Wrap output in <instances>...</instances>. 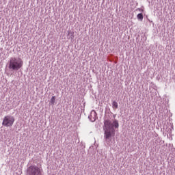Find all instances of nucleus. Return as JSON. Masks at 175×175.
Instances as JSON below:
<instances>
[{"label": "nucleus", "instance_id": "nucleus-1", "mask_svg": "<svg viewBox=\"0 0 175 175\" xmlns=\"http://www.w3.org/2000/svg\"><path fill=\"white\" fill-rule=\"evenodd\" d=\"M118 126H120V124L118 120H115L112 123L109 120H105L103 129L105 131L104 137L106 140H110V137L116 135L114 128H118Z\"/></svg>", "mask_w": 175, "mask_h": 175}, {"label": "nucleus", "instance_id": "nucleus-2", "mask_svg": "<svg viewBox=\"0 0 175 175\" xmlns=\"http://www.w3.org/2000/svg\"><path fill=\"white\" fill-rule=\"evenodd\" d=\"M23 64L24 63L21 59L12 57L10 60L8 68L9 69H12V70H18V69L23 68Z\"/></svg>", "mask_w": 175, "mask_h": 175}, {"label": "nucleus", "instance_id": "nucleus-3", "mask_svg": "<svg viewBox=\"0 0 175 175\" xmlns=\"http://www.w3.org/2000/svg\"><path fill=\"white\" fill-rule=\"evenodd\" d=\"M14 124V117L12 116H6L3 119L2 125L3 126H6L9 128L10 126H13Z\"/></svg>", "mask_w": 175, "mask_h": 175}, {"label": "nucleus", "instance_id": "nucleus-4", "mask_svg": "<svg viewBox=\"0 0 175 175\" xmlns=\"http://www.w3.org/2000/svg\"><path fill=\"white\" fill-rule=\"evenodd\" d=\"M27 173L29 175H42V170L36 165H31L27 169Z\"/></svg>", "mask_w": 175, "mask_h": 175}, {"label": "nucleus", "instance_id": "nucleus-5", "mask_svg": "<svg viewBox=\"0 0 175 175\" xmlns=\"http://www.w3.org/2000/svg\"><path fill=\"white\" fill-rule=\"evenodd\" d=\"M113 109H118V103L116 101L112 103Z\"/></svg>", "mask_w": 175, "mask_h": 175}, {"label": "nucleus", "instance_id": "nucleus-6", "mask_svg": "<svg viewBox=\"0 0 175 175\" xmlns=\"http://www.w3.org/2000/svg\"><path fill=\"white\" fill-rule=\"evenodd\" d=\"M137 18L138 20H140L141 21H143V14L139 13L137 15Z\"/></svg>", "mask_w": 175, "mask_h": 175}, {"label": "nucleus", "instance_id": "nucleus-7", "mask_svg": "<svg viewBox=\"0 0 175 175\" xmlns=\"http://www.w3.org/2000/svg\"><path fill=\"white\" fill-rule=\"evenodd\" d=\"M50 103H51V105H54V103H55V96H52Z\"/></svg>", "mask_w": 175, "mask_h": 175}]
</instances>
